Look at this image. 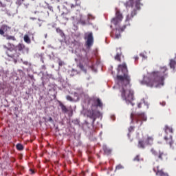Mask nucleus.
Returning a JSON list of instances; mask_svg holds the SVG:
<instances>
[{"mask_svg":"<svg viewBox=\"0 0 176 176\" xmlns=\"http://www.w3.org/2000/svg\"><path fill=\"white\" fill-rule=\"evenodd\" d=\"M118 71V74H120V72L123 74V76H117L118 85L122 87L120 89L121 97L124 101H126V104H131V105L133 106L134 91L130 89L131 79L130 76H129V70H127L126 63L119 65Z\"/></svg>","mask_w":176,"mask_h":176,"instance_id":"f257e3e1","label":"nucleus"},{"mask_svg":"<svg viewBox=\"0 0 176 176\" xmlns=\"http://www.w3.org/2000/svg\"><path fill=\"white\" fill-rule=\"evenodd\" d=\"M168 69L166 66L160 67L159 72H153L150 77L145 80L146 86L148 87H160L164 85V79L168 76L167 72Z\"/></svg>","mask_w":176,"mask_h":176,"instance_id":"f03ea898","label":"nucleus"},{"mask_svg":"<svg viewBox=\"0 0 176 176\" xmlns=\"http://www.w3.org/2000/svg\"><path fill=\"white\" fill-rule=\"evenodd\" d=\"M123 20V14L120 13V10L116 8V16L112 18L111 20V23L116 27L115 36L116 39H119L120 36V32H123L126 30V25H120Z\"/></svg>","mask_w":176,"mask_h":176,"instance_id":"7ed1b4c3","label":"nucleus"},{"mask_svg":"<svg viewBox=\"0 0 176 176\" xmlns=\"http://www.w3.org/2000/svg\"><path fill=\"white\" fill-rule=\"evenodd\" d=\"M126 8H132L133 10L126 16V21H130L134 16L137 15V10L141 9V0H129L124 3Z\"/></svg>","mask_w":176,"mask_h":176,"instance_id":"20e7f679","label":"nucleus"},{"mask_svg":"<svg viewBox=\"0 0 176 176\" xmlns=\"http://www.w3.org/2000/svg\"><path fill=\"white\" fill-rule=\"evenodd\" d=\"M130 118L131 119V123H134L135 122L136 124H138L139 127L142 126L144 122L148 120L146 116H145V113H131Z\"/></svg>","mask_w":176,"mask_h":176,"instance_id":"39448f33","label":"nucleus"},{"mask_svg":"<svg viewBox=\"0 0 176 176\" xmlns=\"http://www.w3.org/2000/svg\"><path fill=\"white\" fill-rule=\"evenodd\" d=\"M14 47V50L15 52V54H8V57H10L14 60V64H17V60H19V58L20 57V53L24 52L25 50V45L23 43H19L16 46L14 45H12Z\"/></svg>","mask_w":176,"mask_h":176,"instance_id":"423d86ee","label":"nucleus"},{"mask_svg":"<svg viewBox=\"0 0 176 176\" xmlns=\"http://www.w3.org/2000/svg\"><path fill=\"white\" fill-rule=\"evenodd\" d=\"M151 152L153 156H155L157 162H164L168 159V155L166 153V152L162 151V150H155L154 148H152L151 150Z\"/></svg>","mask_w":176,"mask_h":176,"instance_id":"0eeeda50","label":"nucleus"},{"mask_svg":"<svg viewBox=\"0 0 176 176\" xmlns=\"http://www.w3.org/2000/svg\"><path fill=\"white\" fill-rule=\"evenodd\" d=\"M153 136L146 135V138L144 140H140L138 144V148L140 149H145L146 145H153Z\"/></svg>","mask_w":176,"mask_h":176,"instance_id":"6e6552de","label":"nucleus"},{"mask_svg":"<svg viewBox=\"0 0 176 176\" xmlns=\"http://www.w3.org/2000/svg\"><path fill=\"white\" fill-rule=\"evenodd\" d=\"M164 130L166 134V135L164 138V140H165L166 144H168L170 146H172L173 144H174V140H173V135H168V133H170V134H173V133H174V131H173V128L168 126V125H166Z\"/></svg>","mask_w":176,"mask_h":176,"instance_id":"1a4fd4ad","label":"nucleus"},{"mask_svg":"<svg viewBox=\"0 0 176 176\" xmlns=\"http://www.w3.org/2000/svg\"><path fill=\"white\" fill-rule=\"evenodd\" d=\"M86 41V45L87 47H91L93 46V43H94V38L93 37V32H90L85 34V38Z\"/></svg>","mask_w":176,"mask_h":176,"instance_id":"9d476101","label":"nucleus"},{"mask_svg":"<svg viewBox=\"0 0 176 176\" xmlns=\"http://www.w3.org/2000/svg\"><path fill=\"white\" fill-rule=\"evenodd\" d=\"M94 107H91V109H89L87 112V116L88 118H90V119H92V123H94L96 122V119H97V115L96 110L93 109Z\"/></svg>","mask_w":176,"mask_h":176,"instance_id":"9b49d317","label":"nucleus"},{"mask_svg":"<svg viewBox=\"0 0 176 176\" xmlns=\"http://www.w3.org/2000/svg\"><path fill=\"white\" fill-rule=\"evenodd\" d=\"M12 30V28L8 25H2L0 28V35L1 36H4L6 34L5 32H8V31H10Z\"/></svg>","mask_w":176,"mask_h":176,"instance_id":"f8f14e48","label":"nucleus"},{"mask_svg":"<svg viewBox=\"0 0 176 176\" xmlns=\"http://www.w3.org/2000/svg\"><path fill=\"white\" fill-rule=\"evenodd\" d=\"M94 104H92V107L94 108H102V102L99 98H94L93 99Z\"/></svg>","mask_w":176,"mask_h":176,"instance_id":"ddd939ff","label":"nucleus"},{"mask_svg":"<svg viewBox=\"0 0 176 176\" xmlns=\"http://www.w3.org/2000/svg\"><path fill=\"white\" fill-rule=\"evenodd\" d=\"M61 19L65 20V21H68L69 19H73V20L75 19V17L71 16V12H63L60 15Z\"/></svg>","mask_w":176,"mask_h":176,"instance_id":"4468645a","label":"nucleus"},{"mask_svg":"<svg viewBox=\"0 0 176 176\" xmlns=\"http://www.w3.org/2000/svg\"><path fill=\"white\" fill-rule=\"evenodd\" d=\"M155 173H156V175L159 176H169L168 173H166L163 171V170L159 169V166L157 167V170L155 168L153 169Z\"/></svg>","mask_w":176,"mask_h":176,"instance_id":"2eb2a0df","label":"nucleus"},{"mask_svg":"<svg viewBox=\"0 0 176 176\" xmlns=\"http://www.w3.org/2000/svg\"><path fill=\"white\" fill-rule=\"evenodd\" d=\"M3 36L6 38V41H12L13 42H15V41H16L14 36L9 35L8 34H6Z\"/></svg>","mask_w":176,"mask_h":176,"instance_id":"dca6fc26","label":"nucleus"},{"mask_svg":"<svg viewBox=\"0 0 176 176\" xmlns=\"http://www.w3.org/2000/svg\"><path fill=\"white\" fill-rule=\"evenodd\" d=\"M59 106L60 107L63 113H67V112H68V108H67V106H65L63 102H59Z\"/></svg>","mask_w":176,"mask_h":176,"instance_id":"f3484780","label":"nucleus"},{"mask_svg":"<svg viewBox=\"0 0 176 176\" xmlns=\"http://www.w3.org/2000/svg\"><path fill=\"white\" fill-rule=\"evenodd\" d=\"M82 2H76L75 1V4L70 3H69V6L70 7V9H75L76 8H77V6L80 7Z\"/></svg>","mask_w":176,"mask_h":176,"instance_id":"a211bd4d","label":"nucleus"},{"mask_svg":"<svg viewBox=\"0 0 176 176\" xmlns=\"http://www.w3.org/2000/svg\"><path fill=\"white\" fill-rule=\"evenodd\" d=\"M117 50H120V52H118L115 56V60H117V61H122V59L120 58V56H122V49L118 48Z\"/></svg>","mask_w":176,"mask_h":176,"instance_id":"6ab92c4d","label":"nucleus"},{"mask_svg":"<svg viewBox=\"0 0 176 176\" xmlns=\"http://www.w3.org/2000/svg\"><path fill=\"white\" fill-rule=\"evenodd\" d=\"M103 151H104L105 155H111V153H112V149L109 148L107 146H103Z\"/></svg>","mask_w":176,"mask_h":176,"instance_id":"aec40b11","label":"nucleus"},{"mask_svg":"<svg viewBox=\"0 0 176 176\" xmlns=\"http://www.w3.org/2000/svg\"><path fill=\"white\" fill-rule=\"evenodd\" d=\"M23 41L25 43H31V38L28 36V34H25L23 36Z\"/></svg>","mask_w":176,"mask_h":176,"instance_id":"412c9836","label":"nucleus"},{"mask_svg":"<svg viewBox=\"0 0 176 176\" xmlns=\"http://www.w3.org/2000/svg\"><path fill=\"white\" fill-rule=\"evenodd\" d=\"M170 68H173V69H175V67H176V62H175V60H170Z\"/></svg>","mask_w":176,"mask_h":176,"instance_id":"4be33fe9","label":"nucleus"},{"mask_svg":"<svg viewBox=\"0 0 176 176\" xmlns=\"http://www.w3.org/2000/svg\"><path fill=\"white\" fill-rule=\"evenodd\" d=\"M16 148L17 149V151H23V149H24V146H23V144L19 143L16 145Z\"/></svg>","mask_w":176,"mask_h":176,"instance_id":"5701e85b","label":"nucleus"},{"mask_svg":"<svg viewBox=\"0 0 176 176\" xmlns=\"http://www.w3.org/2000/svg\"><path fill=\"white\" fill-rule=\"evenodd\" d=\"M56 32H57L58 34H59V35H60V36H64V32H63V31L61 30V29H60V28H56Z\"/></svg>","mask_w":176,"mask_h":176,"instance_id":"b1692460","label":"nucleus"},{"mask_svg":"<svg viewBox=\"0 0 176 176\" xmlns=\"http://www.w3.org/2000/svg\"><path fill=\"white\" fill-rule=\"evenodd\" d=\"M124 168V166L122 164H118L116 166V170H123Z\"/></svg>","mask_w":176,"mask_h":176,"instance_id":"393cba45","label":"nucleus"},{"mask_svg":"<svg viewBox=\"0 0 176 176\" xmlns=\"http://www.w3.org/2000/svg\"><path fill=\"white\" fill-rule=\"evenodd\" d=\"M66 100H67V101H74V98H72V97H71V96L68 95L66 96Z\"/></svg>","mask_w":176,"mask_h":176,"instance_id":"a878e982","label":"nucleus"},{"mask_svg":"<svg viewBox=\"0 0 176 176\" xmlns=\"http://www.w3.org/2000/svg\"><path fill=\"white\" fill-rule=\"evenodd\" d=\"M134 129H135V126H131L128 129L129 132V133H131V131H134Z\"/></svg>","mask_w":176,"mask_h":176,"instance_id":"bb28decb","label":"nucleus"},{"mask_svg":"<svg viewBox=\"0 0 176 176\" xmlns=\"http://www.w3.org/2000/svg\"><path fill=\"white\" fill-rule=\"evenodd\" d=\"M134 162H140V155H136L134 159H133Z\"/></svg>","mask_w":176,"mask_h":176,"instance_id":"cd10ccee","label":"nucleus"},{"mask_svg":"<svg viewBox=\"0 0 176 176\" xmlns=\"http://www.w3.org/2000/svg\"><path fill=\"white\" fill-rule=\"evenodd\" d=\"M23 64H24V65H28L29 67H31V63H28V61H23Z\"/></svg>","mask_w":176,"mask_h":176,"instance_id":"c85d7f7f","label":"nucleus"},{"mask_svg":"<svg viewBox=\"0 0 176 176\" xmlns=\"http://www.w3.org/2000/svg\"><path fill=\"white\" fill-rule=\"evenodd\" d=\"M58 65L59 67H63V65H64V62L63 60H59Z\"/></svg>","mask_w":176,"mask_h":176,"instance_id":"c756f323","label":"nucleus"},{"mask_svg":"<svg viewBox=\"0 0 176 176\" xmlns=\"http://www.w3.org/2000/svg\"><path fill=\"white\" fill-rule=\"evenodd\" d=\"M142 104H144L143 102H139L138 104V108H142Z\"/></svg>","mask_w":176,"mask_h":176,"instance_id":"7c9ffc66","label":"nucleus"},{"mask_svg":"<svg viewBox=\"0 0 176 176\" xmlns=\"http://www.w3.org/2000/svg\"><path fill=\"white\" fill-rule=\"evenodd\" d=\"M78 67L80 68V69H83V65H82V63H80L78 65Z\"/></svg>","mask_w":176,"mask_h":176,"instance_id":"2f4dec72","label":"nucleus"},{"mask_svg":"<svg viewBox=\"0 0 176 176\" xmlns=\"http://www.w3.org/2000/svg\"><path fill=\"white\" fill-rule=\"evenodd\" d=\"M128 138L130 140V142H133V138H130V133H128Z\"/></svg>","mask_w":176,"mask_h":176,"instance_id":"473e14b6","label":"nucleus"},{"mask_svg":"<svg viewBox=\"0 0 176 176\" xmlns=\"http://www.w3.org/2000/svg\"><path fill=\"white\" fill-rule=\"evenodd\" d=\"M48 9L51 11L53 12V7L51 6H48Z\"/></svg>","mask_w":176,"mask_h":176,"instance_id":"72a5a7b5","label":"nucleus"},{"mask_svg":"<svg viewBox=\"0 0 176 176\" xmlns=\"http://www.w3.org/2000/svg\"><path fill=\"white\" fill-rule=\"evenodd\" d=\"M80 23L82 24V25H85V24H86V21L82 20H80Z\"/></svg>","mask_w":176,"mask_h":176,"instance_id":"f704fd0d","label":"nucleus"},{"mask_svg":"<svg viewBox=\"0 0 176 176\" xmlns=\"http://www.w3.org/2000/svg\"><path fill=\"white\" fill-rule=\"evenodd\" d=\"M48 122H50V123H53V118H52V117H50L48 119Z\"/></svg>","mask_w":176,"mask_h":176,"instance_id":"c9c22d12","label":"nucleus"},{"mask_svg":"<svg viewBox=\"0 0 176 176\" xmlns=\"http://www.w3.org/2000/svg\"><path fill=\"white\" fill-rule=\"evenodd\" d=\"M135 60L137 61V60H138V56H135Z\"/></svg>","mask_w":176,"mask_h":176,"instance_id":"e433bc0d","label":"nucleus"},{"mask_svg":"<svg viewBox=\"0 0 176 176\" xmlns=\"http://www.w3.org/2000/svg\"><path fill=\"white\" fill-rule=\"evenodd\" d=\"M12 163H14V162H16V160H15V159H13V160H12Z\"/></svg>","mask_w":176,"mask_h":176,"instance_id":"4c0bfd02","label":"nucleus"},{"mask_svg":"<svg viewBox=\"0 0 176 176\" xmlns=\"http://www.w3.org/2000/svg\"><path fill=\"white\" fill-rule=\"evenodd\" d=\"M75 2H81L80 0H75Z\"/></svg>","mask_w":176,"mask_h":176,"instance_id":"58836bf2","label":"nucleus"},{"mask_svg":"<svg viewBox=\"0 0 176 176\" xmlns=\"http://www.w3.org/2000/svg\"><path fill=\"white\" fill-rule=\"evenodd\" d=\"M30 171H32V174H34V173H35V172H34V170L32 169H30Z\"/></svg>","mask_w":176,"mask_h":176,"instance_id":"ea45409f","label":"nucleus"},{"mask_svg":"<svg viewBox=\"0 0 176 176\" xmlns=\"http://www.w3.org/2000/svg\"><path fill=\"white\" fill-rule=\"evenodd\" d=\"M140 56H141L142 57H144V55H143L142 54H140Z\"/></svg>","mask_w":176,"mask_h":176,"instance_id":"a19ab883","label":"nucleus"},{"mask_svg":"<svg viewBox=\"0 0 176 176\" xmlns=\"http://www.w3.org/2000/svg\"><path fill=\"white\" fill-rule=\"evenodd\" d=\"M111 28H112V25H110Z\"/></svg>","mask_w":176,"mask_h":176,"instance_id":"79ce46f5","label":"nucleus"},{"mask_svg":"<svg viewBox=\"0 0 176 176\" xmlns=\"http://www.w3.org/2000/svg\"><path fill=\"white\" fill-rule=\"evenodd\" d=\"M72 112H73L72 110H71L72 115Z\"/></svg>","mask_w":176,"mask_h":176,"instance_id":"37998d69","label":"nucleus"}]
</instances>
